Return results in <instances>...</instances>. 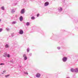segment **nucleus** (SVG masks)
Instances as JSON below:
<instances>
[{
	"label": "nucleus",
	"mask_w": 78,
	"mask_h": 78,
	"mask_svg": "<svg viewBox=\"0 0 78 78\" xmlns=\"http://www.w3.org/2000/svg\"><path fill=\"white\" fill-rule=\"evenodd\" d=\"M20 21H22L23 20V17L22 16H20Z\"/></svg>",
	"instance_id": "obj_5"
},
{
	"label": "nucleus",
	"mask_w": 78,
	"mask_h": 78,
	"mask_svg": "<svg viewBox=\"0 0 78 78\" xmlns=\"http://www.w3.org/2000/svg\"><path fill=\"white\" fill-rule=\"evenodd\" d=\"M71 72H74V71H75V70H74V69H71Z\"/></svg>",
	"instance_id": "obj_10"
},
{
	"label": "nucleus",
	"mask_w": 78,
	"mask_h": 78,
	"mask_svg": "<svg viewBox=\"0 0 78 78\" xmlns=\"http://www.w3.org/2000/svg\"><path fill=\"white\" fill-rule=\"evenodd\" d=\"M62 8H61L59 10V11H62Z\"/></svg>",
	"instance_id": "obj_12"
},
{
	"label": "nucleus",
	"mask_w": 78,
	"mask_h": 78,
	"mask_svg": "<svg viewBox=\"0 0 78 78\" xmlns=\"http://www.w3.org/2000/svg\"><path fill=\"white\" fill-rule=\"evenodd\" d=\"M67 57H64L63 58V61L64 62H66L67 61Z\"/></svg>",
	"instance_id": "obj_2"
},
{
	"label": "nucleus",
	"mask_w": 78,
	"mask_h": 78,
	"mask_svg": "<svg viewBox=\"0 0 78 78\" xmlns=\"http://www.w3.org/2000/svg\"><path fill=\"white\" fill-rule=\"evenodd\" d=\"M9 47V45L8 44H6L5 45V48H8Z\"/></svg>",
	"instance_id": "obj_9"
},
{
	"label": "nucleus",
	"mask_w": 78,
	"mask_h": 78,
	"mask_svg": "<svg viewBox=\"0 0 78 78\" xmlns=\"http://www.w3.org/2000/svg\"><path fill=\"white\" fill-rule=\"evenodd\" d=\"M75 72H78V69L77 68L76 69V70L75 71Z\"/></svg>",
	"instance_id": "obj_13"
},
{
	"label": "nucleus",
	"mask_w": 78,
	"mask_h": 78,
	"mask_svg": "<svg viewBox=\"0 0 78 78\" xmlns=\"http://www.w3.org/2000/svg\"><path fill=\"white\" fill-rule=\"evenodd\" d=\"M0 65H5V63H1V64H0Z\"/></svg>",
	"instance_id": "obj_19"
},
{
	"label": "nucleus",
	"mask_w": 78,
	"mask_h": 78,
	"mask_svg": "<svg viewBox=\"0 0 78 78\" xmlns=\"http://www.w3.org/2000/svg\"><path fill=\"white\" fill-rule=\"evenodd\" d=\"M12 23H16V22H14Z\"/></svg>",
	"instance_id": "obj_25"
},
{
	"label": "nucleus",
	"mask_w": 78,
	"mask_h": 78,
	"mask_svg": "<svg viewBox=\"0 0 78 78\" xmlns=\"http://www.w3.org/2000/svg\"><path fill=\"white\" fill-rule=\"evenodd\" d=\"M15 12V11H14V10H13L12 11V13H13V12Z\"/></svg>",
	"instance_id": "obj_15"
},
{
	"label": "nucleus",
	"mask_w": 78,
	"mask_h": 78,
	"mask_svg": "<svg viewBox=\"0 0 78 78\" xmlns=\"http://www.w3.org/2000/svg\"><path fill=\"white\" fill-rule=\"evenodd\" d=\"M27 52H29V51H30V49L27 48Z\"/></svg>",
	"instance_id": "obj_14"
},
{
	"label": "nucleus",
	"mask_w": 78,
	"mask_h": 78,
	"mask_svg": "<svg viewBox=\"0 0 78 78\" xmlns=\"http://www.w3.org/2000/svg\"><path fill=\"white\" fill-rule=\"evenodd\" d=\"M41 76V74L39 73H37L36 75V76L37 78H39V77Z\"/></svg>",
	"instance_id": "obj_3"
},
{
	"label": "nucleus",
	"mask_w": 78,
	"mask_h": 78,
	"mask_svg": "<svg viewBox=\"0 0 78 78\" xmlns=\"http://www.w3.org/2000/svg\"><path fill=\"white\" fill-rule=\"evenodd\" d=\"M2 9H3V10H4V7H2Z\"/></svg>",
	"instance_id": "obj_20"
},
{
	"label": "nucleus",
	"mask_w": 78,
	"mask_h": 78,
	"mask_svg": "<svg viewBox=\"0 0 78 78\" xmlns=\"http://www.w3.org/2000/svg\"><path fill=\"white\" fill-rule=\"evenodd\" d=\"M15 16H16V17H17V15H16Z\"/></svg>",
	"instance_id": "obj_26"
},
{
	"label": "nucleus",
	"mask_w": 78,
	"mask_h": 78,
	"mask_svg": "<svg viewBox=\"0 0 78 78\" xmlns=\"http://www.w3.org/2000/svg\"><path fill=\"white\" fill-rule=\"evenodd\" d=\"M25 9H23L21 10V14H24V13L25 12Z\"/></svg>",
	"instance_id": "obj_4"
},
{
	"label": "nucleus",
	"mask_w": 78,
	"mask_h": 78,
	"mask_svg": "<svg viewBox=\"0 0 78 78\" xmlns=\"http://www.w3.org/2000/svg\"><path fill=\"white\" fill-rule=\"evenodd\" d=\"M0 21H1V20L0 19Z\"/></svg>",
	"instance_id": "obj_27"
},
{
	"label": "nucleus",
	"mask_w": 78,
	"mask_h": 78,
	"mask_svg": "<svg viewBox=\"0 0 78 78\" xmlns=\"http://www.w3.org/2000/svg\"><path fill=\"white\" fill-rule=\"evenodd\" d=\"M25 74H27V75H28V73L27 72L24 73Z\"/></svg>",
	"instance_id": "obj_18"
},
{
	"label": "nucleus",
	"mask_w": 78,
	"mask_h": 78,
	"mask_svg": "<svg viewBox=\"0 0 78 78\" xmlns=\"http://www.w3.org/2000/svg\"><path fill=\"white\" fill-rule=\"evenodd\" d=\"M23 34V31L22 30H20L19 34Z\"/></svg>",
	"instance_id": "obj_1"
},
{
	"label": "nucleus",
	"mask_w": 78,
	"mask_h": 78,
	"mask_svg": "<svg viewBox=\"0 0 78 78\" xmlns=\"http://www.w3.org/2000/svg\"><path fill=\"white\" fill-rule=\"evenodd\" d=\"M4 73H5V72H6V70H5L3 71Z\"/></svg>",
	"instance_id": "obj_24"
},
{
	"label": "nucleus",
	"mask_w": 78,
	"mask_h": 78,
	"mask_svg": "<svg viewBox=\"0 0 78 78\" xmlns=\"http://www.w3.org/2000/svg\"><path fill=\"white\" fill-rule=\"evenodd\" d=\"M57 48H58V49L59 50V49H60V48H60V47H58Z\"/></svg>",
	"instance_id": "obj_23"
},
{
	"label": "nucleus",
	"mask_w": 78,
	"mask_h": 78,
	"mask_svg": "<svg viewBox=\"0 0 78 78\" xmlns=\"http://www.w3.org/2000/svg\"><path fill=\"white\" fill-rule=\"evenodd\" d=\"M35 19V17H34V16H32L31 17V19H32V20H34Z\"/></svg>",
	"instance_id": "obj_8"
},
{
	"label": "nucleus",
	"mask_w": 78,
	"mask_h": 78,
	"mask_svg": "<svg viewBox=\"0 0 78 78\" xmlns=\"http://www.w3.org/2000/svg\"><path fill=\"white\" fill-rule=\"evenodd\" d=\"M49 4V3H48V2H46L44 4V5L45 6H48V4Z\"/></svg>",
	"instance_id": "obj_7"
},
{
	"label": "nucleus",
	"mask_w": 78,
	"mask_h": 78,
	"mask_svg": "<svg viewBox=\"0 0 78 78\" xmlns=\"http://www.w3.org/2000/svg\"><path fill=\"white\" fill-rule=\"evenodd\" d=\"M23 57H24V59L25 60H26L27 59V57L26 56V55L25 54H24L23 55Z\"/></svg>",
	"instance_id": "obj_6"
},
{
	"label": "nucleus",
	"mask_w": 78,
	"mask_h": 78,
	"mask_svg": "<svg viewBox=\"0 0 78 78\" xmlns=\"http://www.w3.org/2000/svg\"><path fill=\"white\" fill-rule=\"evenodd\" d=\"M9 76V74L5 76V77H7V76Z\"/></svg>",
	"instance_id": "obj_17"
},
{
	"label": "nucleus",
	"mask_w": 78,
	"mask_h": 78,
	"mask_svg": "<svg viewBox=\"0 0 78 78\" xmlns=\"http://www.w3.org/2000/svg\"><path fill=\"white\" fill-rule=\"evenodd\" d=\"M26 25H27V26H28V25H30V23L27 22L26 23Z\"/></svg>",
	"instance_id": "obj_11"
},
{
	"label": "nucleus",
	"mask_w": 78,
	"mask_h": 78,
	"mask_svg": "<svg viewBox=\"0 0 78 78\" xmlns=\"http://www.w3.org/2000/svg\"><path fill=\"white\" fill-rule=\"evenodd\" d=\"M2 31V29H0V32H1V31Z\"/></svg>",
	"instance_id": "obj_22"
},
{
	"label": "nucleus",
	"mask_w": 78,
	"mask_h": 78,
	"mask_svg": "<svg viewBox=\"0 0 78 78\" xmlns=\"http://www.w3.org/2000/svg\"><path fill=\"white\" fill-rule=\"evenodd\" d=\"M37 17H39V14H37Z\"/></svg>",
	"instance_id": "obj_21"
},
{
	"label": "nucleus",
	"mask_w": 78,
	"mask_h": 78,
	"mask_svg": "<svg viewBox=\"0 0 78 78\" xmlns=\"http://www.w3.org/2000/svg\"><path fill=\"white\" fill-rule=\"evenodd\" d=\"M8 58H9L10 57V55H9L8 54L7 55Z\"/></svg>",
	"instance_id": "obj_16"
}]
</instances>
